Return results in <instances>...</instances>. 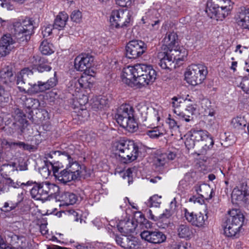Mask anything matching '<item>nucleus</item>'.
<instances>
[{
  "label": "nucleus",
  "instance_id": "31",
  "mask_svg": "<svg viewBox=\"0 0 249 249\" xmlns=\"http://www.w3.org/2000/svg\"><path fill=\"white\" fill-rule=\"evenodd\" d=\"M238 25L243 29L249 30V9L241 12L236 19Z\"/></svg>",
  "mask_w": 249,
  "mask_h": 249
},
{
  "label": "nucleus",
  "instance_id": "52",
  "mask_svg": "<svg viewBox=\"0 0 249 249\" xmlns=\"http://www.w3.org/2000/svg\"><path fill=\"white\" fill-rule=\"evenodd\" d=\"M11 51L7 46H4V45L0 43V56H5L9 53Z\"/></svg>",
  "mask_w": 249,
  "mask_h": 249
},
{
  "label": "nucleus",
  "instance_id": "4",
  "mask_svg": "<svg viewBox=\"0 0 249 249\" xmlns=\"http://www.w3.org/2000/svg\"><path fill=\"white\" fill-rule=\"evenodd\" d=\"M117 123L130 132L137 131L138 124L133 107L129 104H123L117 110L115 115Z\"/></svg>",
  "mask_w": 249,
  "mask_h": 249
},
{
  "label": "nucleus",
  "instance_id": "49",
  "mask_svg": "<svg viewBox=\"0 0 249 249\" xmlns=\"http://www.w3.org/2000/svg\"><path fill=\"white\" fill-rule=\"evenodd\" d=\"M240 86L245 93L249 94V78L247 77L243 78L240 83Z\"/></svg>",
  "mask_w": 249,
  "mask_h": 249
},
{
  "label": "nucleus",
  "instance_id": "48",
  "mask_svg": "<svg viewBox=\"0 0 249 249\" xmlns=\"http://www.w3.org/2000/svg\"><path fill=\"white\" fill-rule=\"evenodd\" d=\"M244 119L241 117H237L232 119L231 123L235 128H239L245 125Z\"/></svg>",
  "mask_w": 249,
  "mask_h": 249
},
{
  "label": "nucleus",
  "instance_id": "17",
  "mask_svg": "<svg viewBox=\"0 0 249 249\" xmlns=\"http://www.w3.org/2000/svg\"><path fill=\"white\" fill-rule=\"evenodd\" d=\"M137 67V64H136L128 66L123 69L121 77L124 83L131 87L136 84Z\"/></svg>",
  "mask_w": 249,
  "mask_h": 249
},
{
  "label": "nucleus",
  "instance_id": "42",
  "mask_svg": "<svg viewBox=\"0 0 249 249\" xmlns=\"http://www.w3.org/2000/svg\"><path fill=\"white\" fill-rule=\"evenodd\" d=\"M14 43L15 42L10 35L3 36L0 41V43L7 46L10 50L13 48V45Z\"/></svg>",
  "mask_w": 249,
  "mask_h": 249
},
{
  "label": "nucleus",
  "instance_id": "41",
  "mask_svg": "<svg viewBox=\"0 0 249 249\" xmlns=\"http://www.w3.org/2000/svg\"><path fill=\"white\" fill-rule=\"evenodd\" d=\"M12 149L16 147L24 150L31 151L34 149V146L31 144L25 143L23 142H12Z\"/></svg>",
  "mask_w": 249,
  "mask_h": 249
},
{
  "label": "nucleus",
  "instance_id": "55",
  "mask_svg": "<svg viewBox=\"0 0 249 249\" xmlns=\"http://www.w3.org/2000/svg\"><path fill=\"white\" fill-rule=\"evenodd\" d=\"M98 99L99 102V108H103L105 107H107L108 105V101L106 97L100 96L98 97Z\"/></svg>",
  "mask_w": 249,
  "mask_h": 249
},
{
  "label": "nucleus",
  "instance_id": "39",
  "mask_svg": "<svg viewBox=\"0 0 249 249\" xmlns=\"http://www.w3.org/2000/svg\"><path fill=\"white\" fill-rule=\"evenodd\" d=\"M161 196L155 195L149 198L147 202V205L150 207H159L161 203Z\"/></svg>",
  "mask_w": 249,
  "mask_h": 249
},
{
  "label": "nucleus",
  "instance_id": "62",
  "mask_svg": "<svg viewBox=\"0 0 249 249\" xmlns=\"http://www.w3.org/2000/svg\"><path fill=\"white\" fill-rule=\"evenodd\" d=\"M133 169L128 168L124 173V178H125V177H127L128 178V183L130 184V180H129L130 178L132 177V173L133 171Z\"/></svg>",
  "mask_w": 249,
  "mask_h": 249
},
{
  "label": "nucleus",
  "instance_id": "24",
  "mask_svg": "<svg viewBox=\"0 0 249 249\" xmlns=\"http://www.w3.org/2000/svg\"><path fill=\"white\" fill-rule=\"evenodd\" d=\"M232 7H228V8H215L214 10L211 8H206V12L211 17V18H216L217 20H222L229 14Z\"/></svg>",
  "mask_w": 249,
  "mask_h": 249
},
{
  "label": "nucleus",
  "instance_id": "34",
  "mask_svg": "<svg viewBox=\"0 0 249 249\" xmlns=\"http://www.w3.org/2000/svg\"><path fill=\"white\" fill-rule=\"evenodd\" d=\"M61 202L62 205H73L78 200L77 196L72 193L65 192L61 196Z\"/></svg>",
  "mask_w": 249,
  "mask_h": 249
},
{
  "label": "nucleus",
  "instance_id": "14",
  "mask_svg": "<svg viewBox=\"0 0 249 249\" xmlns=\"http://www.w3.org/2000/svg\"><path fill=\"white\" fill-rule=\"evenodd\" d=\"M140 235L142 239L154 244H160L166 240L165 234L159 230L144 231Z\"/></svg>",
  "mask_w": 249,
  "mask_h": 249
},
{
  "label": "nucleus",
  "instance_id": "26",
  "mask_svg": "<svg viewBox=\"0 0 249 249\" xmlns=\"http://www.w3.org/2000/svg\"><path fill=\"white\" fill-rule=\"evenodd\" d=\"M177 157L176 152L167 151L159 155L155 160L157 166H163L170 161L174 160Z\"/></svg>",
  "mask_w": 249,
  "mask_h": 249
},
{
  "label": "nucleus",
  "instance_id": "33",
  "mask_svg": "<svg viewBox=\"0 0 249 249\" xmlns=\"http://www.w3.org/2000/svg\"><path fill=\"white\" fill-rule=\"evenodd\" d=\"M213 144L214 141L213 138L208 133L199 144L201 147L200 149L201 154H205L208 151L211 150L213 147Z\"/></svg>",
  "mask_w": 249,
  "mask_h": 249
},
{
  "label": "nucleus",
  "instance_id": "28",
  "mask_svg": "<svg viewBox=\"0 0 249 249\" xmlns=\"http://www.w3.org/2000/svg\"><path fill=\"white\" fill-rule=\"evenodd\" d=\"M15 80L11 68L7 67L3 68L0 71V81L5 85H10Z\"/></svg>",
  "mask_w": 249,
  "mask_h": 249
},
{
  "label": "nucleus",
  "instance_id": "59",
  "mask_svg": "<svg viewBox=\"0 0 249 249\" xmlns=\"http://www.w3.org/2000/svg\"><path fill=\"white\" fill-rule=\"evenodd\" d=\"M12 141H8L6 139H3L1 141V145L3 148L5 149H12Z\"/></svg>",
  "mask_w": 249,
  "mask_h": 249
},
{
  "label": "nucleus",
  "instance_id": "63",
  "mask_svg": "<svg viewBox=\"0 0 249 249\" xmlns=\"http://www.w3.org/2000/svg\"><path fill=\"white\" fill-rule=\"evenodd\" d=\"M40 231L42 234H46L48 232L46 224H42L40 226Z\"/></svg>",
  "mask_w": 249,
  "mask_h": 249
},
{
  "label": "nucleus",
  "instance_id": "19",
  "mask_svg": "<svg viewBox=\"0 0 249 249\" xmlns=\"http://www.w3.org/2000/svg\"><path fill=\"white\" fill-rule=\"evenodd\" d=\"M178 36L174 32H167L163 39L162 51L178 50L182 46L176 45Z\"/></svg>",
  "mask_w": 249,
  "mask_h": 249
},
{
  "label": "nucleus",
  "instance_id": "6",
  "mask_svg": "<svg viewBox=\"0 0 249 249\" xmlns=\"http://www.w3.org/2000/svg\"><path fill=\"white\" fill-rule=\"evenodd\" d=\"M207 67L202 64H192L189 66L185 73L187 82L196 86L201 84L208 74Z\"/></svg>",
  "mask_w": 249,
  "mask_h": 249
},
{
  "label": "nucleus",
  "instance_id": "51",
  "mask_svg": "<svg viewBox=\"0 0 249 249\" xmlns=\"http://www.w3.org/2000/svg\"><path fill=\"white\" fill-rule=\"evenodd\" d=\"M71 17L73 21L80 22L82 18V13L79 10L74 11L72 12Z\"/></svg>",
  "mask_w": 249,
  "mask_h": 249
},
{
  "label": "nucleus",
  "instance_id": "12",
  "mask_svg": "<svg viewBox=\"0 0 249 249\" xmlns=\"http://www.w3.org/2000/svg\"><path fill=\"white\" fill-rule=\"evenodd\" d=\"M137 109L140 114L139 119L143 123L145 126H149L151 122H158L160 117L157 116L158 112L152 108H149L144 103H140L136 107Z\"/></svg>",
  "mask_w": 249,
  "mask_h": 249
},
{
  "label": "nucleus",
  "instance_id": "45",
  "mask_svg": "<svg viewBox=\"0 0 249 249\" xmlns=\"http://www.w3.org/2000/svg\"><path fill=\"white\" fill-rule=\"evenodd\" d=\"M146 134L153 139L158 138L163 135V133L160 131L158 127H154L153 130L147 131Z\"/></svg>",
  "mask_w": 249,
  "mask_h": 249
},
{
  "label": "nucleus",
  "instance_id": "29",
  "mask_svg": "<svg viewBox=\"0 0 249 249\" xmlns=\"http://www.w3.org/2000/svg\"><path fill=\"white\" fill-rule=\"evenodd\" d=\"M177 233L178 237L181 238L190 239L193 235L192 228L186 224H181L178 226Z\"/></svg>",
  "mask_w": 249,
  "mask_h": 249
},
{
  "label": "nucleus",
  "instance_id": "30",
  "mask_svg": "<svg viewBox=\"0 0 249 249\" xmlns=\"http://www.w3.org/2000/svg\"><path fill=\"white\" fill-rule=\"evenodd\" d=\"M233 3L231 0H209L206 8H211L212 10L219 7L228 8V7H232Z\"/></svg>",
  "mask_w": 249,
  "mask_h": 249
},
{
  "label": "nucleus",
  "instance_id": "32",
  "mask_svg": "<svg viewBox=\"0 0 249 249\" xmlns=\"http://www.w3.org/2000/svg\"><path fill=\"white\" fill-rule=\"evenodd\" d=\"M68 17V15L66 12H60L54 20L53 25V28L59 30L62 29L66 25Z\"/></svg>",
  "mask_w": 249,
  "mask_h": 249
},
{
  "label": "nucleus",
  "instance_id": "20",
  "mask_svg": "<svg viewBox=\"0 0 249 249\" xmlns=\"http://www.w3.org/2000/svg\"><path fill=\"white\" fill-rule=\"evenodd\" d=\"M116 243L125 249H134L138 246V242L135 237L126 235H116Z\"/></svg>",
  "mask_w": 249,
  "mask_h": 249
},
{
  "label": "nucleus",
  "instance_id": "47",
  "mask_svg": "<svg viewBox=\"0 0 249 249\" xmlns=\"http://www.w3.org/2000/svg\"><path fill=\"white\" fill-rule=\"evenodd\" d=\"M196 141L194 139H193L191 135L189 133L188 136L186 138L185 141V144L186 147L188 149L193 148L196 145Z\"/></svg>",
  "mask_w": 249,
  "mask_h": 249
},
{
  "label": "nucleus",
  "instance_id": "9",
  "mask_svg": "<svg viewBox=\"0 0 249 249\" xmlns=\"http://www.w3.org/2000/svg\"><path fill=\"white\" fill-rule=\"evenodd\" d=\"M136 84L146 86L152 84L156 78V71L150 65L137 64Z\"/></svg>",
  "mask_w": 249,
  "mask_h": 249
},
{
  "label": "nucleus",
  "instance_id": "15",
  "mask_svg": "<svg viewBox=\"0 0 249 249\" xmlns=\"http://www.w3.org/2000/svg\"><path fill=\"white\" fill-rule=\"evenodd\" d=\"M232 200L240 204H249V192L247 184H242L234 188L231 194Z\"/></svg>",
  "mask_w": 249,
  "mask_h": 249
},
{
  "label": "nucleus",
  "instance_id": "44",
  "mask_svg": "<svg viewBox=\"0 0 249 249\" xmlns=\"http://www.w3.org/2000/svg\"><path fill=\"white\" fill-rule=\"evenodd\" d=\"M167 123H168L169 128L172 130H177L179 128L180 126V123L177 120H175L174 118H172L170 117V115H169V117L167 120Z\"/></svg>",
  "mask_w": 249,
  "mask_h": 249
},
{
  "label": "nucleus",
  "instance_id": "64",
  "mask_svg": "<svg viewBox=\"0 0 249 249\" xmlns=\"http://www.w3.org/2000/svg\"><path fill=\"white\" fill-rule=\"evenodd\" d=\"M99 102L98 99V98H96L92 104V108L94 110L101 109L102 108H99Z\"/></svg>",
  "mask_w": 249,
  "mask_h": 249
},
{
  "label": "nucleus",
  "instance_id": "16",
  "mask_svg": "<svg viewBox=\"0 0 249 249\" xmlns=\"http://www.w3.org/2000/svg\"><path fill=\"white\" fill-rule=\"evenodd\" d=\"M94 61L93 57L88 53H82L74 60V67L78 71H85L90 68Z\"/></svg>",
  "mask_w": 249,
  "mask_h": 249
},
{
  "label": "nucleus",
  "instance_id": "60",
  "mask_svg": "<svg viewBox=\"0 0 249 249\" xmlns=\"http://www.w3.org/2000/svg\"><path fill=\"white\" fill-rule=\"evenodd\" d=\"M207 184H197L195 187L194 189L195 191L197 193V194L201 196V193H202L203 188H205Z\"/></svg>",
  "mask_w": 249,
  "mask_h": 249
},
{
  "label": "nucleus",
  "instance_id": "10",
  "mask_svg": "<svg viewBox=\"0 0 249 249\" xmlns=\"http://www.w3.org/2000/svg\"><path fill=\"white\" fill-rule=\"evenodd\" d=\"M57 186L49 182L35 183L30 191L32 197L37 200H46L49 195L54 193V189Z\"/></svg>",
  "mask_w": 249,
  "mask_h": 249
},
{
  "label": "nucleus",
  "instance_id": "43",
  "mask_svg": "<svg viewBox=\"0 0 249 249\" xmlns=\"http://www.w3.org/2000/svg\"><path fill=\"white\" fill-rule=\"evenodd\" d=\"M213 189L211 188L210 185L206 184L205 188H203L202 193H201V196L206 200L211 199L213 195Z\"/></svg>",
  "mask_w": 249,
  "mask_h": 249
},
{
  "label": "nucleus",
  "instance_id": "54",
  "mask_svg": "<svg viewBox=\"0 0 249 249\" xmlns=\"http://www.w3.org/2000/svg\"><path fill=\"white\" fill-rule=\"evenodd\" d=\"M52 26L51 25H49L46 27H43L42 34L43 37H45L49 36L52 34Z\"/></svg>",
  "mask_w": 249,
  "mask_h": 249
},
{
  "label": "nucleus",
  "instance_id": "13",
  "mask_svg": "<svg viewBox=\"0 0 249 249\" xmlns=\"http://www.w3.org/2000/svg\"><path fill=\"white\" fill-rule=\"evenodd\" d=\"M147 46L140 40H132L127 43L126 47V55L129 59H136L145 53Z\"/></svg>",
  "mask_w": 249,
  "mask_h": 249
},
{
  "label": "nucleus",
  "instance_id": "7",
  "mask_svg": "<svg viewBox=\"0 0 249 249\" xmlns=\"http://www.w3.org/2000/svg\"><path fill=\"white\" fill-rule=\"evenodd\" d=\"M15 36L19 42L26 43L30 40L34 26L31 18L26 17L14 23Z\"/></svg>",
  "mask_w": 249,
  "mask_h": 249
},
{
  "label": "nucleus",
  "instance_id": "21",
  "mask_svg": "<svg viewBox=\"0 0 249 249\" xmlns=\"http://www.w3.org/2000/svg\"><path fill=\"white\" fill-rule=\"evenodd\" d=\"M53 169V175L56 179L60 183L65 184L72 180H75L71 175V173L65 168V169L59 171V169L55 166L52 163H51Z\"/></svg>",
  "mask_w": 249,
  "mask_h": 249
},
{
  "label": "nucleus",
  "instance_id": "18",
  "mask_svg": "<svg viewBox=\"0 0 249 249\" xmlns=\"http://www.w3.org/2000/svg\"><path fill=\"white\" fill-rule=\"evenodd\" d=\"M184 216L188 222L193 225L198 227H203L207 219V215H204L201 213H194L193 212H189L186 209H184Z\"/></svg>",
  "mask_w": 249,
  "mask_h": 249
},
{
  "label": "nucleus",
  "instance_id": "3",
  "mask_svg": "<svg viewBox=\"0 0 249 249\" xmlns=\"http://www.w3.org/2000/svg\"><path fill=\"white\" fill-rule=\"evenodd\" d=\"M187 55L188 52L184 47L178 50L162 51L158 54L159 64L163 69L171 70L176 68V65H179L180 61H184Z\"/></svg>",
  "mask_w": 249,
  "mask_h": 249
},
{
  "label": "nucleus",
  "instance_id": "58",
  "mask_svg": "<svg viewBox=\"0 0 249 249\" xmlns=\"http://www.w3.org/2000/svg\"><path fill=\"white\" fill-rule=\"evenodd\" d=\"M195 174V173L193 171L188 172L185 175L183 179L189 183L191 184L194 181L193 177Z\"/></svg>",
  "mask_w": 249,
  "mask_h": 249
},
{
  "label": "nucleus",
  "instance_id": "35",
  "mask_svg": "<svg viewBox=\"0 0 249 249\" xmlns=\"http://www.w3.org/2000/svg\"><path fill=\"white\" fill-rule=\"evenodd\" d=\"M189 133L191 135L193 139H194L196 142H198V144H199L209 133L206 130L193 128L190 131Z\"/></svg>",
  "mask_w": 249,
  "mask_h": 249
},
{
  "label": "nucleus",
  "instance_id": "22",
  "mask_svg": "<svg viewBox=\"0 0 249 249\" xmlns=\"http://www.w3.org/2000/svg\"><path fill=\"white\" fill-rule=\"evenodd\" d=\"M31 61L32 70H37L39 72L50 71L52 69L49 65L47 59L44 57L33 56Z\"/></svg>",
  "mask_w": 249,
  "mask_h": 249
},
{
  "label": "nucleus",
  "instance_id": "11",
  "mask_svg": "<svg viewBox=\"0 0 249 249\" xmlns=\"http://www.w3.org/2000/svg\"><path fill=\"white\" fill-rule=\"evenodd\" d=\"M131 21V15L126 10H114L110 17L111 26L117 28L129 26Z\"/></svg>",
  "mask_w": 249,
  "mask_h": 249
},
{
  "label": "nucleus",
  "instance_id": "53",
  "mask_svg": "<svg viewBox=\"0 0 249 249\" xmlns=\"http://www.w3.org/2000/svg\"><path fill=\"white\" fill-rule=\"evenodd\" d=\"M190 247L187 243H176L172 245L171 249H188Z\"/></svg>",
  "mask_w": 249,
  "mask_h": 249
},
{
  "label": "nucleus",
  "instance_id": "25",
  "mask_svg": "<svg viewBox=\"0 0 249 249\" xmlns=\"http://www.w3.org/2000/svg\"><path fill=\"white\" fill-rule=\"evenodd\" d=\"M196 104H189L186 106L185 110L183 112H178L175 109L174 111L182 120L188 122L193 118V115L195 113L196 109Z\"/></svg>",
  "mask_w": 249,
  "mask_h": 249
},
{
  "label": "nucleus",
  "instance_id": "2",
  "mask_svg": "<svg viewBox=\"0 0 249 249\" xmlns=\"http://www.w3.org/2000/svg\"><path fill=\"white\" fill-rule=\"evenodd\" d=\"M139 144L133 141L120 140L114 143L113 150L121 158L122 162L127 163L136 160L138 156Z\"/></svg>",
  "mask_w": 249,
  "mask_h": 249
},
{
  "label": "nucleus",
  "instance_id": "57",
  "mask_svg": "<svg viewBox=\"0 0 249 249\" xmlns=\"http://www.w3.org/2000/svg\"><path fill=\"white\" fill-rule=\"evenodd\" d=\"M116 3L122 7H128L131 5L132 0H116Z\"/></svg>",
  "mask_w": 249,
  "mask_h": 249
},
{
  "label": "nucleus",
  "instance_id": "8",
  "mask_svg": "<svg viewBox=\"0 0 249 249\" xmlns=\"http://www.w3.org/2000/svg\"><path fill=\"white\" fill-rule=\"evenodd\" d=\"M69 148L66 151H57L55 153H58V155L61 156L62 158L66 159L68 161V164L67 165L66 169L71 173L73 178L76 180L81 177L82 173V167L81 165L76 161L74 153L72 150V148Z\"/></svg>",
  "mask_w": 249,
  "mask_h": 249
},
{
  "label": "nucleus",
  "instance_id": "1",
  "mask_svg": "<svg viewBox=\"0 0 249 249\" xmlns=\"http://www.w3.org/2000/svg\"><path fill=\"white\" fill-rule=\"evenodd\" d=\"M33 72L28 68L22 69L17 76V84L20 90L25 91L26 89L21 87L25 85L26 87L28 85V91L31 93H37L45 91L56 86L57 79L56 77V72H54L53 77L50 78L47 82H42L38 81L37 83L32 82L30 80V77L32 76Z\"/></svg>",
  "mask_w": 249,
  "mask_h": 249
},
{
  "label": "nucleus",
  "instance_id": "5",
  "mask_svg": "<svg viewBox=\"0 0 249 249\" xmlns=\"http://www.w3.org/2000/svg\"><path fill=\"white\" fill-rule=\"evenodd\" d=\"M244 216L236 210L230 212V216L224 228L225 234L228 237L237 238L239 236L240 229L243 225Z\"/></svg>",
  "mask_w": 249,
  "mask_h": 249
},
{
  "label": "nucleus",
  "instance_id": "27",
  "mask_svg": "<svg viewBox=\"0 0 249 249\" xmlns=\"http://www.w3.org/2000/svg\"><path fill=\"white\" fill-rule=\"evenodd\" d=\"M91 79L92 78L89 75H84L82 76L77 80L72 81V84H74V88H76L75 90L77 92H79L81 88H90L92 83ZM71 86H72V84H71Z\"/></svg>",
  "mask_w": 249,
  "mask_h": 249
},
{
  "label": "nucleus",
  "instance_id": "46",
  "mask_svg": "<svg viewBox=\"0 0 249 249\" xmlns=\"http://www.w3.org/2000/svg\"><path fill=\"white\" fill-rule=\"evenodd\" d=\"M9 93L0 86V100L3 102H8L9 99Z\"/></svg>",
  "mask_w": 249,
  "mask_h": 249
},
{
  "label": "nucleus",
  "instance_id": "56",
  "mask_svg": "<svg viewBox=\"0 0 249 249\" xmlns=\"http://www.w3.org/2000/svg\"><path fill=\"white\" fill-rule=\"evenodd\" d=\"M2 183L3 184L7 185L9 188L11 187L14 188H15V187L17 185V183H15L14 180L10 178H4L2 180Z\"/></svg>",
  "mask_w": 249,
  "mask_h": 249
},
{
  "label": "nucleus",
  "instance_id": "40",
  "mask_svg": "<svg viewBox=\"0 0 249 249\" xmlns=\"http://www.w3.org/2000/svg\"><path fill=\"white\" fill-rule=\"evenodd\" d=\"M172 215V213L170 210L166 209L165 211L160 215L158 216L159 221L162 222H165V223L163 224L164 226L163 228H165L166 226H167L170 223V221L169 220V218Z\"/></svg>",
  "mask_w": 249,
  "mask_h": 249
},
{
  "label": "nucleus",
  "instance_id": "23",
  "mask_svg": "<svg viewBox=\"0 0 249 249\" xmlns=\"http://www.w3.org/2000/svg\"><path fill=\"white\" fill-rule=\"evenodd\" d=\"M137 226V221L133 219L121 220L117 224L119 231L124 234L133 232Z\"/></svg>",
  "mask_w": 249,
  "mask_h": 249
},
{
  "label": "nucleus",
  "instance_id": "37",
  "mask_svg": "<svg viewBox=\"0 0 249 249\" xmlns=\"http://www.w3.org/2000/svg\"><path fill=\"white\" fill-rule=\"evenodd\" d=\"M24 126L22 124H20L18 122L15 121L8 128V132L11 135H14L15 134L21 135L24 129Z\"/></svg>",
  "mask_w": 249,
  "mask_h": 249
},
{
  "label": "nucleus",
  "instance_id": "61",
  "mask_svg": "<svg viewBox=\"0 0 249 249\" xmlns=\"http://www.w3.org/2000/svg\"><path fill=\"white\" fill-rule=\"evenodd\" d=\"M191 184L186 181L184 179H182L179 182L178 187L180 189H187Z\"/></svg>",
  "mask_w": 249,
  "mask_h": 249
},
{
  "label": "nucleus",
  "instance_id": "36",
  "mask_svg": "<svg viewBox=\"0 0 249 249\" xmlns=\"http://www.w3.org/2000/svg\"><path fill=\"white\" fill-rule=\"evenodd\" d=\"M12 116L15 121L18 122L20 124H22V125H24L28 122L26 119V115L19 108L15 109Z\"/></svg>",
  "mask_w": 249,
  "mask_h": 249
},
{
  "label": "nucleus",
  "instance_id": "50",
  "mask_svg": "<svg viewBox=\"0 0 249 249\" xmlns=\"http://www.w3.org/2000/svg\"><path fill=\"white\" fill-rule=\"evenodd\" d=\"M185 100H184L181 97H174L172 99L171 104L173 107L177 108L181 106V104L185 103ZM175 109L176 110V109Z\"/></svg>",
  "mask_w": 249,
  "mask_h": 249
},
{
  "label": "nucleus",
  "instance_id": "38",
  "mask_svg": "<svg viewBox=\"0 0 249 249\" xmlns=\"http://www.w3.org/2000/svg\"><path fill=\"white\" fill-rule=\"evenodd\" d=\"M39 50L43 54L49 55L53 53V46L47 40H43L40 45Z\"/></svg>",
  "mask_w": 249,
  "mask_h": 249
}]
</instances>
